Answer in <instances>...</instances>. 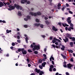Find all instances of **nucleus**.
Returning <instances> with one entry per match:
<instances>
[{
	"label": "nucleus",
	"instance_id": "nucleus-4",
	"mask_svg": "<svg viewBox=\"0 0 75 75\" xmlns=\"http://www.w3.org/2000/svg\"><path fill=\"white\" fill-rule=\"evenodd\" d=\"M73 65L71 64L70 63H69V64H67V66L68 68H69V69H70L71 70H72V68H71V67H72Z\"/></svg>",
	"mask_w": 75,
	"mask_h": 75
},
{
	"label": "nucleus",
	"instance_id": "nucleus-51",
	"mask_svg": "<svg viewBox=\"0 0 75 75\" xmlns=\"http://www.w3.org/2000/svg\"><path fill=\"white\" fill-rule=\"evenodd\" d=\"M69 27L70 28V29H71V30H74V27H71V26H69Z\"/></svg>",
	"mask_w": 75,
	"mask_h": 75
},
{
	"label": "nucleus",
	"instance_id": "nucleus-31",
	"mask_svg": "<svg viewBox=\"0 0 75 75\" xmlns=\"http://www.w3.org/2000/svg\"><path fill=\"white\" fill-rule=\"evenodd\" d=\"M28 52H33V51L30 49H28Z\"/></svg>",
	"mask_w": 75,
	"mask_h": 75
},
{
	"label": "nucleus",
	"instance_id": "nucleus-60",
	"mask_svg": "<svg viewBox=\"0 0 75 75\" xmlns=\"http://www.w3.org/2000/svg\"><path fill=\"white\" fill-rule=\"evenodd\" d=\"M66 74L67 75H69V74L68 72H66Z\"/></svg>",
	"mask_w": 75,
	"mask_h": 75
},
{
	"label": "nucleus",
	"instance_id": "nucleus-6",
	"mask_svg": "<svg viewBox=\"0 0 75 75\" xmlns=\"http://www.w3.org/2000/svg\"><path fill=\"white\" fill-rule=\"evenodd\" d=\"M26 18H24V20L25 21H27L28 20H30L31 19V18H30V16H26Z\"/></svg>",
	"mask_w": 75,
	"mask_h": 75
},
{
	"label": "nucleus",
	"instance_id": "nucleus-21",
	"mask_svg": "<svg viewBox=\"0 0 75 75\" xmlns=\"http://www.w3.org/2000/svg\"><path fill=\"white\" fill-rule=\"evenodd\" d=\"M61 55H62V57L64 59H65V58H67V57L65 56L64 55H63L62 54H61Z\"/></svg>",
	"mask_w": 75,
	"mask_h": 75
},
{
	"label": "nucleus",
	"instance_id": "nucleus-54",
	"mask_svg": "<svg viewBox=\"0 0 75 75\" xmlns=\"http://www.w3.org/2000/svg\"><path fill=\"white\" fill-rule=\"evenodd\" d=\"M53 71H57V69L55 68H54L53 69Z\"/></svg>",
	"mask_w": 75,
	"mask_h": 75
},
{
	"label": "nucleus",
	"instance_id": "nucleus-28",
	"mask_svg": "<svg viewBox=\"0 0 75 75\" xmlns=\"http://www.w3.org/2000/svg\"><path fill=\"white\" fill-rule=\"evenodd\" d=\"M50 68H52H52H54V65H50Z\"/></svg>",
	"mask_w": 75,
	"mask_h": 75
},
{
	"label": "nucleus",
	"instance_id": "nucleus-43",
	"mask_svg": "<svg viewBox=\"0 0 75 75\" xmlns=\"http://www.w3.org/2000/svg\"><path fill=\"white\" fill-rule=\"evenodd\" d=\"M18 52H20L21 51V48H19L18 49Z\"/></svg>",
	"mask_w": 75,
	"mask_h": 75
},
{
	"label": "nucleus",
	"instance_id": "nucleus-33",
	"mask_svg": "<svg viewBox=\"0 0 75 75\" xmlns=\"http://www.w3.org/2000/svg\"><path fill=\"white\" fill-rule=\"evenodd\" d=\"M39 67L40 68V69H42V68H43V67H42V66L41 65H39Z\"/></svg>",
	"mask_w": 75,
	"mask_h": 75
},
{
	"label": "nucleus",
	"instance_id": "nucleus-36",
	"mask_svg": "<svg viewBox=\"0 0 75 75\" xmlns=\"http://www.w3.org/2000/svg\"><path fill=\"white\" fill-rule=\"evenodd\" d=\"M72 41H75V37H73V38L72 39Z\"/></svg>",
	"mask_w": 75,
	"mask_h": 75
},
{
	"label": "nucleus",
	"instance_id": "nucleus-61",
	"mask_svg": "<svg viewBox=\"0 0 75 75\" xmlns=\"http://www.w3.org/2000/svg\"><path fill=\"white\" fill-rule=\"evenodd\" d=\"M52 46H53L52 47L53 48H55L56 47H55L56 46L55 45H52Z\"/></svg>",
	"mask_w": 75,
	"mask_h": 75
},
{
	"label": "nucleus",
	"instance_id": "nucleus-7",
	"mask_svg": "<svg viewBox=\"0 0 75 75\" xmlns=\"http://www.w3.org/2000/svg\"><path fill=\"white\" fill-rule=\"evenodd\" d=\"M15 7L18 10H20V6L17 5L16 4H15L14 5Z\"/></svg>",
	"mask_w": 75,
	"mask_h": 75
},
{
	"label": "nucleus",
	"instance_id": "nucleus-38",
	"mask_svg": "<svg viewBox=\"0 0 75 75\" xmlns=\"http://www.w3.org/2000/svg\"><path fill=\"white\" fill-rule=\"evenodd\" d=\"M24 26L25 28H27V27H28V26L27 25H25Z\"/></svg>",
	"mask_w": 75,
	"mask_h": 75
},
{
	"label": "nucleus",
	"instance_id": "nucleus-2",
	"mask_svg": "<svg viewBox=\"0 0 75 75\" xmlns=\"http://www.w3.org/2000/svg\"><path fill=\"white\" fill-rule=\"evenodd\" d=\"M9 7L10 8L8 9V10H14L15 9V7L14 6H12L11 5H10L9 6Z\"/></svg>",
	"mask_w": 75,
	"mask_h": 75
},
{
	"label": "nucleus",
	"instance_id": "nucleus-26",
	"mask_svg": "<svg viewBox=\"0 0 75 75\" xmlns=\"http://www.w3.org/2000/svg\"><path fill=\"white\" fill-rule=\"evenodd\" d=\"M25 41H26V43H28V37H26L25 38Z\"/></svg>",
	"mask_w": 75,
	"mask_h": 75
},
{
	"label": "nucleus",
	"instance_id": "nucleus-30",
	"mask_svg": "<svg viewBox=\"0 0 75 75\" xmlns=\"http://www.w3.org/2000/svg\"><path fill=\"white\" fill-rule=\"evenodd\" d=\"M71 17H69L67 19V21H69L71 20Z\"/></svg>",
	"mask_w": 75,
	"mask_h": 75
},
{
	"label": "nucleus",
	"instance_id": "nucleus-23",
	"mask_svg": "<svg viewBox=\"0 0 75 75\" xmlns=\"http://www.w3.org/2000/svg\"><path fill=\"white\" fill-rule=\"evenodd\" d=\"M42 60L41 59H40L39 60V62H38V63L39 64H41L42 63Z\"/></svg>",
	"mask_w": 75,
	"mask_h": 75
},
{
	"label": "nucleus",
	"instance_id": "nucleus-56",
	"mask_svg": "<svg viewBox=\"0 0 75 75\" xmlns=\"http://www.w3.org/2000/svg\"><path fill=\"white\" fill-rule=\"evenodd\" d=\"M12 46H14L15 45V43L14 42H13L12 43Z\"/></svg>",
	"mask_w": 75,
	"mask_h": 75
},
{
	"label": "nucleus",
	"instance_id": "nucleus-47",
	"mask_svg": "<svg viewBox=\"0 0 75 75\" xmlns=\"http://www.w3.org/2000/svg\"><path fill=\"white\" fill-rule=\"evenodd\" d=\"M56 41H57L59 42H61V40L59 39H57Z\"/></svg>",
	"mask_w": 75,
	"mask_h": 75
},
{
	"label": "nucleus",
	"instance_id": "nucleus-63",
	"mask_svg": "<svg viewBox=\"0 0 75 75\" xmlns=\"http://www.w3.org/2000/svg\"><path fill=\"white\" fill-rule=\"evenodd\" d=\"M6 31L7 33L8 34V33H9V30H6Z\"/></svg>",
	"mask_w": 75,
	"mask_h": 75
},
{
	"label": "nucleus",
	"instance_id": "nucleus-11",
	"mask_svg": "<svg viewBox=\"0 0 75 75\" xmlns=\"http://www.w3.org/2000/svg\"><path fill=\"white\" fill-rule=\"evenodd\" d=\"M54 40H52V43H55V42H56V41H57V38H54Z\"/></svg>",
	"mask_w": 75,
	"mask_h": 75
},
{
	"label": "nucleus",
	"instance_id": "nucleus-10",
	"mask_svg": "<svg viewBox=\"0 0 75 75\" xmlns=\"http://www.w3.org/2000/svg\"><path fill=\"white\" fill-rule=\"evenodd\" d=\"M45 22L47 25H48L49 24H50V21H49L48 20H46L45 21Z\"/></svg>",
	"mask_w": 75,
	"mask_h": 75
},
{
	"label": "nucleus",
	"instance_id": "nucleus-1",
	"mask_svg": "<svg viewBox=\"0 0 75 75\" xmlns=\"http://www.w3.org/2000/svg\"><path fill=\"white\" fill-rule=\"evenodd\" d=\"M30 47L31 48H33L34 47V48H33V51H34L35 50H39L40 49V47L39 45H35L33 46V45L32 44L31 45Z\"/></svg>",
	"mask_w": 75,
	"mask_h": 75
},
{
	"label": "nucleus",
	"instance_id": "nucleus-27",
	"mask_svg": "<svg viewBox=\"0 0 75 75\" xmlns=\"http://www.w3.org/2000/svg\"><path fill=\"white\" fill-rule=\"evenodd\" d=\"M67 21V22H68L69 24H71V20Z\"/></svg>",
	"mask_w": 75,
	"mask_h": 75
},
{
	"label": "nucleus",
	"instance_id": "nucleus-44",
	"mask_svg": "<svg viewBox=\"0 0 75 75\" xmlns=\"http://www.w3.org/2000/svg\"><path fill=\"white\" fill-rule=\"evenodd\" d=\"M49 71L50 72H52V69L50 68L49 69Z\"/></svg>",
	"mask_w": 75,
	"mask_h": 75
},
{
	"label": "nucleus",
	"instance_id": "nucleus-8",
	"mask_svg": "<svg viewBox=\"0 0 75 75\" xmlns=\"http://www.w3.org/2000/svg\"><path fill=\"white\" fill-rule=\"evenodd\" d=\"M65 39H63L64 41L65 42H68L69 40L68 38H67V37H65Z\"/></svg>",
	"mask_w": 75,
	"mask_h": 75
},
{
	"label": "nucleus",
	"instance_id": "nucleus-34",
	"mask_svg": "<svg viewBox=\"0 0 75 75\" xmlns=\"http://www.w3.org/2000/svg\"><path fill=\"white\" fill-rule=\"evenodd\" d=\"M69 13H70V14H73V12L70 10H69Z\"/></svg>",
	"mask_w": 75,
	"mask_h": 75
},
{
	"label": "nucleus",
	"instance_id": "nucleus-24",
	"mask_svg": "<svg viewBox=\"0 0 75 75\" xmlns=\"http://www.w3.org/2000/svg\"><path fill=\"white\" fill-rule=\"evenodd\" d=\"M34 54H38V52L37 51H34Z\"/></svg>",
	"mask_w": 75,
	"mask_h": 75
},
{
	"label": "nucleus",
	"instance_id": "nucleus-35",
	"mask_svg": "<svg viewBox=\"0 0 75 75\" xmlns=\"http://www.w3.org/2000/svg\"><path fill=\"white\" fill-rule=\"evenodd\" d=\"M61 6V4H60V3H59L57 5V7H60Z\"/></svg>",
	"mask_w": 75,
	"mask_h": 75
},
{
	"label": "nucleus",
	"instance_id": "nucleus-64",
	"mask_svg": "<svg viewBox=\"0 0 75 75\" xmlns=\"http://www.w3.org/2000/svg\"><path fill=\"white\" fill-rule=\"evenodd\" d=\"M17 38L18 39H20V36L19 35H18L17 36Z\"/></svg>",
	"mask_w": 75,
	"mask_h": 75
},
{
	"label": "nucleus",
	"instance_id": "nucleus-41",
	"mask_svg": "<svg viewBox=\"0 0 75 75\" xmlns=\"http://www.w3.org/2000/svg\"><path fill=\"white\" fill-rule=\"evenodd\" d=\"M56 45H58L59 43H58V42H56L55 43Z\"/></svg>",
	"mask_w": 75,
	"mask_h": 75
},
{
	"label": "nucleus",
	"instance_id": "nucleus-19",
	"mask_svg": "<svg viewBox=\"0 0 75 75\" xmlns=\"http://www.w3.org/2000/svg\"><path fill=\"white\" fill-rule=\"evenodd\" d=\"M73 44L74 43L73 42H70V45H71V47H73Z\"/></svg>",
	"mask_w": 75,
	"mask_h": 75
},
{
	"label": "nucleus",
	"instance_id": "nucleus-18",
	"mask_svg": "<svg viewBox=\"0 0 75 75\" xmlns=\"http://www.w3.org/2000/svg\"><path fill=\"white\" fill-rule=\"evenodd\" d=\"M18 15L19 16H21V12L20 11H19L18 12Z\"/></svg>",
	"mask_w": 75,
	"mask_h": 75
},
{
	"label": "nucleus",
	"instance_id": "nucleus-5",
	"mask_svg": "<svg viewBox=\"0 0 75 75\" xmlns=\"http://www.w3.org/2000/svg\"><path fill=\"white\" fill-rule=\"evenodd\" d=\"M30 14V15H31V16H34L35 17H36V16H37V14L35 13H34V12H30L29 13Z\"/></svg>",
	"mask_w": 75,
	"mask_h": 75
},
{
	"label": "nucleus",
	"instance_id": "nucleus-49",
	"mask_svg": "<svg viewBox=\"0 0 75 75\" xmlns=\"http://www.w3.org/2000/svg\"><path fill=\"white\" fill-rule=\"evenodd\" d=\"M68 31H71V28H70V27H69V28H68Z\"/></svg>",
	"mask_w": 75,
	"mask_h": 75
},
{
	"label": "nucleus",
	"instance_id": "nucleus-45",
	"mask_svg": "<svg viewBox=\"0 0 75 75\" xmlns=\"http://www.w3.org/2000/svg\"><path fill=\"white\" fill-rule=\"evenodd\" d=\"M70 61L71 62H74V59H73L72 58H71L70 59Z\"/></svg>",
	"mask_w": 75,
	"mask_h": 75
},
{
	"label": "nucleus",
	"instance_id": "nucleus-42",
	"mask_svg": "<svg viewBox=\"0 0 75 75\" xmlns=\"http://www.w3.org/2000/svg\"><path fill=\"white\" fill-rule=\"evenodd\" d=\"M40 25V27L41 28H43V27H44V25H43L42 24Z\"/></svg>",
	"mask_w": 75,
	"mask_h": 75
},
{
	"label": "nucleus",
	"instance_id": "nucleus-59",
	"mask_svg": "<svg viewBox=\"0 0 75 75\" xmlns=\"http://www.w3.org/2000/svg\"><path fill=\"white\" fill-rule=\"evenodd\" d=\"M27 3L28 4H30V1H28V2L27 1Z\"/></svg>",
	"mask_w": 75,
	"mask_h": 75
},
{
	"label": "nucleus",
	"instance_id": "nucleus-14",
	"mask_svg": "<svg viewBox=\"0 0 75 75\" xmlns=\"http://www.w3.org/2000/svg\"><path fill=\"white\" fill-rule=\"evenodd\" d=\"M4 5L3 4V2H0V7H3V6H4Z\"/></svg>",
	"mask_w": 75,
	"mask_h": 75
},
{
	"label": "nucleus",
	"instance_id": "nucleus-13",
	"mask_svg": "<svg viewBox=\"0 0 75 75\" xmlns=\"http://www.w3.org/2000/svg\"><path fill=\"white\" fill-rule=\"evenodd\" d=\"M35 70L36 72H37V73H40V69L38 70V69L37 68L35 69Z\"/></svg>",
	"mask_w": 75,
	"mask_h": 75
},
{
	"label": "nucleus",
	"instance_id": "nucleus-37",
	"mask_svg": "<svg viewBox=\"0 0 75 75\" xmlns=\"http://www.w3.org/2000/svg\"><path fill=\"white\" fill-rule=\"evenodd\" d=\"M45 20H48V18H47V17L45 16Z\"/></svg>",
	"mask_w": 75,
	"mask_h": 75
},
{
	"label": "nucleus",
	"instance_id": "nucleus-55",
	"mask_svg": "<svg viewBox=\"0 0 75 75\" xmlns=\"http://www.w3.org/2000/svg\"><path fill=\"white\" fill-rule=\"evenodd\" d=\"M65 26H66L67 27H69V25H67V24L65 23Z\"/></svg>",
	"mask_w": 75,
	"mask_h": 75
},
{
	"label": "nucleus",
	"instance_id": "nucleus-46",
	"mask_svg": "<svg viewBox=\"0 0 75 75\" xmlns=\"http://www.w3.org/2000/svg\"><path fill=\"white\" fill-rule=\"evenodd\" d=\"M41 37H42V38H45V37H46V36H45V35H41Z\"/></svg>",
	"mask_w": 75,
	"mask_h": 75
},
{
	"label": "nucleus",
	"instance_id": "nucleus-57",
	"mask_svg": "<svg viewBox=\"0 0 75 75\" xmlns=\"http://www.w3.org/2000/svg\"><path fill=\"white\" fill-rule=\"evenodd\" d=\"M66 5L67 7H69V4H68V3H66Z\"/></svg>",
	"mask_w": 75,
	"mask_h": 75
},
{
	"label": "nucleus",
	"instance_id": "nucleus-17",
	"mask_svg": "<svg viewBox=\"0 0 75 75\" xmlns=\"http://www.w3.org/2000/svg\"><path fill=\"white\" fill-rule=\"evenodd\" d=\"M71 37V34L67 33V38H69V37Z\"/></svg>",
	"mask_w": 75,
	"mask_h": 75
},
{
	"label": "nucleus",
	"instance_id": "nucleus-52",
	"mask_svg": "<svg viewBox=\"0 0 75 75\" xmlns=\"http://www.w3.org/2000/svg\"><path fill=\"white\" fill-rule=\"evenodd\" d=\"M69 52H71V53H73V51L72 50H70Z\"/></svg>",
	"mask_w": 75,
	"mask_h": 75
},
{
	"label": "nucleus",
	"instance_id": "nucleus-25",
	"mask_svg": "<svg viewBox=\"0 0 75 75\" xmlns=\"http://www.w3.org/2000/svg\"><path fill=\"white\" fill-rule=\"evenodd\" d=\"M43 55L44 56V57L45 59H47V55L45 54H44Z\"/></svg>",
	"mask_w": 75,
	"mask_h": 75
},
{
	"label": "nucleus",
	"instance_id": "nucleus-20",
	"mask_svg": "<svg viewBox=\"0 0 75 75\" xmlns=\"http://www.w3.org/2000/svg\"><path fill=\"white\" fill-rule=\"evenodd\" d=\"M46 65V62H44L43 63H42V67H45V65Z\"/></svg>",
	"mask_w": 75,
	"mask_h": 75
},
{
	"label": "nucleus",
	"instance_id": "nucleus-15",
	"mask_svg": "<svg viewBox=\"0 0 75 75\" xmlns=\"http://www.w3.org/2000/svg\"><path fill=\"white\" fill-rule=\"evenodd\" d=\"M39 75H42V74H44V73L42 71H40Z\"/></svg>",
	"mask_w": 75,
	"mask_h": 75
},
{
	"label": "nucleus",
	"instance_id": "nucleus-53",
	"mask_svg": "<svg viewBox=\"0 0 75 75\" xmlns=\"http://www.w3.org/2000/svg\"><path fill=\"white\" fill-rule=\"evenodd\" d=\"M64 67H65V68H66V67H67V64H64Z\"/></svg>",
	"mask_w": 75,
	"mask_h": 75
},
{
	"label": "nucleus",
	"instance_id": "nucleus-32",
	"mask_svg": "<svg viewBox=\"0 0 75 75\" xmlns=\"http://www.w3.org/2000/svg\"><path fill=\"white\" fill-rule=\"evenodd\" d=\"M58 24L60 26H61V25H62V23H61V22H59Z\"/></svg>",
	"mask_w": 75,
	"mask_h": 75
},
{
	"label": "nucleus",
	"instance_id": "nucleus-12",
	"mask_svg": "<svg viewBox=\"0 0 75 75\" xmlns=\"http://www.w3.org/2000/svg\"><path fill=\"white\" fill-rule=\"evenodd\" d=\"M62 47H61V50H62V51H64V50H65V47L64 45H62Z\"/></svg>",
	"mask_w": 75,
	"mask_h": 75
},
{
	"label": "nucleus",
	"instance_id": "nucleus-22",
	"mask_svg": "<svg viewBox=\"0 0 75 75\" xmlns=\"http://www.w3.org/2000/svg\"><path fill=\"white\" fill-rule=\"evenodd\" d=\"M35 26H37V27H38L40 25V23H35Z\"/></svg>",
	"mask_w": 75,
	"mask_h": 75
},
{
	"label": "nucleus",
	"instance_id": "nucleus-9",
	"mask_svg": "<svg viewBox=\"0 0 75 75\" xmlns=\"http://www.w3.org/2000/svg\"><path fill=\"white\" fill-rule=\"evenodd\" d=\"M52 29L53 30H54V31H58V29L55 28V27L54 26H52Z\"/></svg>",
	"mask_w": 75,
	"mask_h": 75
},
{
	"label": "nucleus",
	"instance_id": "nucleus-3",
	"mask_svg": "<svg viewBox=\"0 0 75 75\" xmlns=\"http://www.w3.org/2000/svg\"><path fill=\"white\" fill-rule=\"evenodd\" d=\"M21 51L23 55H25V54H27V51L25 50H24V48H22L21 49Z\"/></svg>",
	"mask_w": 75,
	"mask_h": 75
},
{
	"label": "nucleus",
	"instance_id": "nucleus-62",
	"mask_svg": "<svg viewBox=\"0 0 75 75\" xmlns=\"http://www.w3.org/2000/svg\"><path fill=\"white\" fill-rule=\"evenodd\" d=\"M17 34L18 35H20V33L19 32H18L17 33Z\"/></svg>",
	"mask_w": 75,
	"mask_h": 75
},
{
	"label": "nucleus",
	"instance_id": "nucleus-29",
	"mask_svg": "<svg viewBox=\"0 0 75 75\" xmlns=\"http://www.w3.org/2000/svg\"><path fill=\"white\" fill-rule=\"evenodd\" d=\"M36 22H37V23H39V22H40V21L39 20H38V19L36 18Z\"/></svg>",
	"mask_w": 75,
	"mask_h": 75
},
{
	"label": "nucleus",
	"instance_id": "nucleus-39",
	"mask_svg": "<svg viewBox=\"0 0 75 75\" xmlns=\"http://www.w3.org/2000/svg\"><path fill=\"white\" fill-rule=\"evenodd\" d=\"M17 41L19 43H21V41L20 40H17Z\"/></svg>",
	"mask_w": 75,
	"mask_h": 75
},
{
	"label": "nucleus",
	"instance_id": "nucleus-48",
	"mask_svg": "<svg viewBox=\"0 0 75 75\" xmlns=\"http://www.w3.org/2000/svg\"><path fill=\"white\" fill-rule=\"evenodd\" d=\"M51 58H52V60H54V58L53 57H52V56H51Z\"/></svg>",
	"mask_w": 75,
	"mask_h": 75
},
{
	"label": "nucleus",
	"instance_id": "nucleus-50",
	"mask_svg": "<svg viewBox=\"0 0 75 75\" xmlns=\"http://www.w3.org/2000/svg\"><path fill=\"white\" fill-rule=\"evenodd\" d=\"M45 58H43L42 59V61H43V62H45Z\"/></svg>",
	"mask_w": 75,
	"mask_h": 75
},
{
	"label": "nucleus",
	"instance_id": "nucleus-58",
	"mask_svg": "<svg viewBox=\"0 0 75 75\" xmlns=\"http://www.w3.org/2000/svg\"><path fill=\"white\" fill-rule=\"evenodd\" d=\"M19 9H20V10H22V9H23V7H21V6H20V7H19Z\"/></svg>",
	"mask_w": 75,
	"mask_h": 75
},
{
	"label": "nucleus",
	"instance_id": "nucleus-40",
	"mask_svg": "<svg viewBox=\"0 0 75 75\" xmlns=\"http://www.w3.org/2000/svg\"><path fill=\"white\" fill-rule=\"evenodd\" d=\"M70 25L71 27H74V25L72 23H71L70 24Z\"/></svg>",
	"mask_w": 75,
	"mask_h": 75
},
{
	"label": "nucleus",
	"instance_id": "nucleus-16",
	"mask_svg": "<svg viewBox=\"0 0 75 75\" xmlns=\"http://www.w3.org/2000/svg\"><path fill=\"white\" fill-rule=\"evenodd\" d=\"M37 14V16H41V13L40 12H38L36 13Z\"/></svg>",
	"mask_w": 75,
	"mask_h": 75
}]
</instances>
